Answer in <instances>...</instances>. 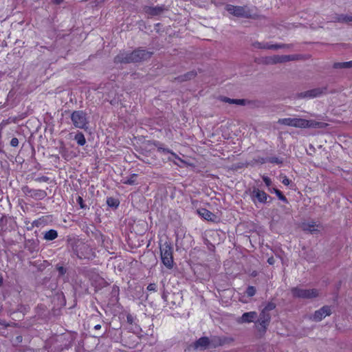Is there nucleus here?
<instances>
[{
  "label": "nucleus",
  "mask_w": 352,
  "mask_h": 352,
  "mask_svg": "<svg viewBox=\"0 0 352 352\" xmlns=\"http://www.w3.org/2000/svg\"><path fill=\"white\" fill-rule=\"evenodd\" d=\"M331 314V307L329 306H323L319 310L315 311L312 316V319L315 321H320L325 316H330Z\"/></svg>",
  "instance_id": "f8f14e48"
},
{
  "label": "nucleus",
  "mask_w": 352,
  "mask_h": 352,
  "mask_svg": "<svg viewBox=\"0 0 352 352\" xmlns=\"http://www.w3.org/2000/svg\"><path fill=\"white\" fill-rule=\"evenodd\" d=\"M281 177V182L285 185V186H289L290 184V182H291V180L286 176V175H280Z\"/></svg>",
  "instance_id": "ea45409f"
},
{
  "label": "nucleus",
  "mask_w": 352,
  "mask_h": 352,
  "mask_svg": "<svg viewBox=\"0 0 352 352\" xmlns=\"http://www.w3.org/2000/svg\"><path fill=\"white\" fill-rule=\"evenodd\" d=\"M7 223V218L6 215H2V217L0 218V226H3L6 225Z\"/></svg>",
  "instance_id": "a18cd8bd"
},
{
  "label": "nucleus",
  "mask_w": 352,
  "mask_h": 352,
  "mask_svg": "<svg viewBox=\"0 0 352 352\" xmlns=\"http://www.w3.org/2000/svg\"><path fill=\"white\" fill-rule=\"evenodd\" d=\"M327 87H322V88H315L312 89L304 92H301L298 94V97L300 98H316L318 96H321L323 94L327 93Z\"/></svg>",
  "instance_id": "9d476101"
},
{
  "label": "nucleus",
  "mask_w": 352,
  "mask_h": 352,
  "mask_svg": "<svg viewBox=\"0 0 352 352\" xmlns=\"http://www.w3.org/2000/svg\"><path fill=\"white\" fill-rule=\"evenodd\" d=\"M107 204L110 207L117 208L119 206L120 202L116 199H114L113 197H109L107 200Z\"/></svg>",
  "instance_id": "2f4dec72"
},
{
  "label": "nucleus",
  "mask_w": 352,
  "mask_h": 352,
  "mask_svg": "<svg viewBox=\"0 0 352 352\" xmlns=\"http://www.w3.org/2000/svg\"><path fill=\"white\" fill-rule=\"evenodd\" d=\"M3 284V278L2 276V275H0V287H2Z\"/></svg>",
  "instance_id": "8fccbe9b"
},
{
  "label": "nucleus",
  "mask_w": 352,
  "mask_h": 352,
  "mask_svg": "<svg viewBox=\"0 0 352 352\" xmlns=\"http://www.w3.org/2000/svg\"><path fill=\"white\" fill-rule=\"evenodd\" d=\"M24 223L27 226V230H32L36 226L33 224V222L30 223V221L25 220L24 221Z\"/></svg>",
  "instance_id": "a19ab883"
},
{
  "label": "nucleus",
  "mask_w": 352,
  "mask_h": 352,
  "mask_svg": "<svg viewBox=\"0 0 352 352\" xmlns=\"http://www.w3.org/2000/svg\"><path fill=\"white\" fill-rule=\"evenodd\" d=\"M74 140L79 146H84L86 143V139L82 132H77L74 136Z\"/></svg>",
  "instance_id": "393cba45"
},
{
  "label": "nucleus",
  "mask_w": 352,
  "mask_h": 352,
  "mask_svg": "<svg viewBox=\"0 0 352 352\" xmlns=\"http://www.w3.org/2000/svg\"><path fill=\"white\" fill-rule=\"evenodd\" d=\"M21 190L25 196L31 197L35 200H42L47 197L45 190L30 188L28 186H23Z\"/></svg>",
  "instance_id": "6e6552de"
},
{
  "label": "nucleus",
  "mask_w": 352,
  "mask_h": 352,
  "mask_svg": "<svg viewBox=\"0 0 352 352\" xmlns=\"http://www.w3.org/2000/svg\"><path fill=\"white\" fill-rule=\"evenodd\" d=\"M270 162L271 164H282L283 162V159L278 157H270L267 159H262L261 163Z\"/></svg>",
  "instance_id": "a878e982"
},
{
  "label": "nucleus",
  "mask_w": 352,
  "mask_h": 352,
  "mask_svg": "<svg viewBox=\"0 0 352 352\" xmlns=\"http://www.w3.org/2000/svg\"><path fill=\"white\" fill-rule=\"evenodd\" d=\"M101 329V325L100 324H96L94 326V329L96 330H99Z\"/></svg>",
  "instance_id": "3c124183"
},
{
  "label": "nucleus",
  "mask_w": 352,
  "mask_h": 352,
  "mask_svg": "<svg viewBox=\"0 0 352 352\" xmlns=\"http://www.w3.org/2000/svg\"><path fill=\"white\" fill-rule=\"evenodd\" d=\"M198 214L207 221H212L214 214L206 208H200L197 210Z\"/></svg>",
  "instance_id": "6ab92c4d"
},
{
  "label": "nucleus",
  "mask_w": 352,
  "mask_h": 352,
  "mask_svg": "<svg viewBox=\"0 0 352 352\" xmlns=\"http://www.w3.org/2000/svg\"><path fill=\"white\" fill-rule=\"evenodd\" d=\"M318 225H317L314 221L304 222L301 225V228L303 231L310 233H314L318 231Z\"/></svg>",
  "instance_id": "f3484780"
},
{
  "label": "nucleus",
  "mask_w": 352,
  "mask_h": 352,
  "mask_svg": "<svg viewBox=\"0 0 352 352\" xmlns=\"http://www.w3.org/2000/svg\"><path fill=\"white\" fill-rule=\"evenodd\" d=\"M226 10L230 14L238 17H254V14L252 13V10L248 6H235L231 4H228L226 6Z\"/></svg>",
  "instance_id": "20e7f679"
},
{
  "label": "nucleus",
  "mask_w": 352,
  "mask_h": 352,
  "mask_svg": "<svg viewBox=\"0 0 352 352\" xmlns=\"http://www.w3.org/2000/svg\"><path fill=\"white\" fill-rule=\"evenodd\" d=\"M262 179L264 182L265 186L268 188L269 191L272 192V189H270V188L272 183L271 179L267 176L263 175L262 177Z\"/></svg>",
  "instance_id": "f704fd0d"
},
{
  "label": "nucleus",
  "mask_w": 352,
  "mask_h": 352,
  "mask_svg": "<svg viewBox=\"0 0 352 352\" xmlns=\"http://www.w3.org/2000/svg\"><path fill=\"white\" fill-rule=\"evenodd\" d=\"M210 339L208 337H201L199 338L194 344L196 349L205 350L210 348Z\"/></svg>",
  "instance_id": "ddd939ff"
},
{
  "label": "nucleus",
  "mask_w": 352,
  "mask_h": 352,
  "mask_svg": "<svg viewBox=\"0 0 352 352\" xmlns=\"http://www.w3.org/2000/svg\"><path fill=\"white\" fill-rule=\"evenodd\" d=\"M271 320V316L270 313L265 311H261L260 313L259 318L257 321L258 324L256 327L258 331L265 333L267 327Z\"/></svg>",
  "instance_id": "1a4fd4ad"
},
{
  "label": "nucleus",
  "mask_w": 352,
  "mask_h": 352,
  "mask_svg": "<svg viewBox=\"0 0 352 352\" xmlns=\"http://www.w3.org/2000/svg\"><path fill=\"white\" fill-rule=\"evenodd\" d=\"M104 1V0H99V1H98V3H97V4H96V6H98V4H101V3H102Z\"/></svg>",
  "instance_id": "603ef678"
},
{
  "label": "nucleus",
  "mask_w": 352,
  "mask_h": 352,
  "mask_svg": "<svg viewBox=\"0 0 352 352\" xmlns=\"http://www.w3.org/2000/svg\"><path fill=\"white\" fill-rule=\"evenodd\" d=\"M253 46L258 49H268V50H277L280 48H284L287 45L285 44H276L270 45L268 43H262L260 42H255L253 43Z\"/></svg>",
  "instance_id": "2eb2a0df"
},
{
  "label": "nucleus",
  "mask_w": 352,
  "mask_h": 352,
  "mask_svg": "<svg viewBox=\"0 0 352 352\" xmlns=\"http://www.w3.org/2000/svg\"><path fill=\"white\" fill-rule=\"evenodd\" d=\"M257 318L256 311L245 312L238 319L239 323H250L254 322Z\"/></svg>",
  "instance_id": "4468645a"
},
{
  "label": "nucleus",
  "mask_w": 352,
  "mask_h": 352,
  "mask_svg": "<svg viewBox=\"0 0 352 352\" xmlns=\"http://www.w3.org/2000/svg\"><path fill=\"white\" fill-rule=\"evenodd\" d=\"M164 10V6H145L144 8V11L151 16H157L160 14Z\"/></svg>",
  "instance_id": "dca6fc26"
},
{
  "label": "nucleus",
  "mask_w": 352,
  "mask_h": 352,
  "mask_svg": "<svg viewBox=\"0 0 352 352\" xmlns=\"http://www.w3.org/2000/svg\"><path fill=\"white\" fill-rule=\"evenodd\" d=\"M296 118H280L278 120V123L280 124L295 127L296 122Z\"/></svg>",
  "instance_id": "aec40b11"
},
{
  "label": "nucleus",
  "mask_w": 352,
  "mask_h": 352,
  "mask_svg": "<svg viewBox=\"0 0 352 352\" xmlns=\"http://www.w3.org/2000/svg\"><path fill=\"white\" fill-rule=\"evenodd\" d=\"M64 0H52V3L55 5L60 4Z\"/></svg>",
  "instance_id": "de8ad7c7"
},
{
  "label": "nucleus",
  "mask_w": 352,
  "mask_h": 352,
  "mask_svg": "<svg viewBox=\"0 0 352 352\" xmlns=\"http://www.w3.org/2000/svg\"><path fill=\"white\" fill-rule=\"evenodd\" d=\"M71 120L74 126L78 129H85L88 124L87 114L82 110L74 111L71 114Z\"/></svg>",
  "instance_id": "39448f33"
},
{
  "label": "nucleus",
  "mask_w": 352,
  "mask_h": 352,
  "mask_svg": "<svg viewBox=\"0 0 352 352\" xmlns=\"http://www.w3.org/2000/svg\"><path fill=\"white\" fill-rule=\"evenodd\" d=\"M138 175L135 173L131 174L129 177L122 180L124 184L134 185L136 184V178Z\"/></svg>",
  "instance_id": "bb28decb"
},
{
  "label": "nucleus",
  "mask_w": 352,
  "mask_h": 352,
  "mask_svg": "<svg viewBox=\"0 0 352 352\" xmlns=\"http://www.w3.org/2000/svg\"><path fill=\"white\" fill-rule=\"evenodd\" d=\"M10 145L13 147H16L19 145V140L16 138H12L10 141Z\"/></svg>",
  "instance_id": "c03bdc74"
},
{
  "label": "nucleus",
  "mask_w": 352,
  "mask_h": 352,
  "mask_svg": "<svg viewBox=\"0 0 352 352\" xmlns=\"http://www.w3.org/2000/svg\"><path fill=\"white\" fill-rule=\"evenodd\" d=\"M153 52L146 50L138 49L131 53L120 52L114 58L115 63H138L151 57Z\"/></svg>",
  "instance_id": "f257e3e1"
},
{
  "label": "nucleus",
  "mask_w": 352,
  "mask_h": 352,
  "mask_svg": "<svg viewBox=\"0 0 352 352\" xmlns=\"http://www.w3.org/2000/svg\"><path fill=\"white\" fill-rule=\"evenodd\" d=\"M327 126V124L322 122H318L312 120H307L306 129L307 128H325Z\"/></svg>",
  "instance_id": "a211bd4d"
},
{
  "label": "nucleus",
  "mask_w": 352,
  "mask_h": 352,
  "mask_svg": "<svg viewBox=\"0 0 352 352\" xmlns=\"http://www.w3.org/2000/svg\"><path fill=\"white\" fill-rule=\"evenodd\" d=\"M334 69H343L352 67V60L342 63H334L333 65Z\"/></svg>",
  "instance_id": "b1692460"
},
{
  "label": "nucleus",
  "mask_w": 352,
  "mask_h": 352,
  "mask_svg": "<svg viewBox=\"0 0 352 352\" xmlns=\"http://www.w3.org/2000/svg\"><path fill=\"white\" fill-rule=\"evenodd\" d=\"M267 262H268V263H269V264H270V265H273V264H274V258H273V257H270V258H269L267 259Z\"/></svg>",
  "instance_id": "09e8293b"
},
{
  "label": "nucleus",
  "mask_w": 352,
  "mask_h": 352,
  "mask_svg": "<svg viewBox=\"0 0 352 352\" xmlns=\"http://www.w3.org/2000/svg\"><path fill=\"white\" fill-rule=\"evenodd\" d=\"M224 101L228 102L230 104H245V100L243 99H230L228 98H225Z\"/></svg>",
  "instance_id": "7c9ffc66"
},
{
  "label": "nucleus",
  "mask_w": 352,
  "mask_h": 352,
  "mask_svg": "<svg viewBox=\"0 0 352 352\" xmlns=\"http://www.w3.org/2000/svg\"><path fill=\"white\" fill-rule=\"evenodd\" d=\"M46 223V219L45 217H41L34 221H33V224L36 227L39 228L41 226H43L45 225Z\"/></svg>",
  "instance_id": "c756f323"
},
{
  "label": "nucleus",
  "mask_w": 352,
  "mask_h": 352,
  "mask_svg": "<svg viewBox=\"0 0 352 352\" xmlns=\"http://www.w3.org/2000/svg\"><path fill=\"white\" fill-rule=\"evenodd\" d=\"M58 237V232L56 230L51 229L44 234V239L47 241H52Z\"/></svg>",
  "instance_id": "4be33fe9"
},
{
  "label": "nucleus",
  "mask_w": 352,
  "mask_h": 352,
  "mask_svg": "<svg viewBox=\"0 0 352 352\" xmlns=\"http://www.w3.org/2000/svg\"><path fill=\"white\" fill-rule=\"evenodd\" d=\"M290 60H292L290 56H286V55H283V56L277 55V56H274L272 58V60L274 63H284V62L289 61Z\"/></svg>",
  "instance_id": "5701e85b"
},
{
  "label": "nucleus",
  "mask_w": 352,
  "mask_h": 352,
  "mask_svg": "<svg viewBox=\"0 0 352 352\" xmlns=\"http://www.w3.org/2000/svg\"><path fill=\"white\" fill-rule=\"evenodd\" d=\"M49 179H50L48 177L41 176V177L36 178L35 181L37 182H48Z\"/></svg>",
  "instance_id": "37998d69"
},
{
  "label": "nucleus",
  "mask_w": 352,
  "mask_h": 352,
  "mask_svg": "<svg viewBox=\"0 0 352 352\" xmlns=\"http://www.w3.org/2000/svg\"><path fill=\"white\" fill-rule=\"evenodd\" d=\"M76 201L81 209H85L87 208V206L84 203V200L82 197L78 196L76 199Z\"/></svg>",
  "instance_id": "4c0bfd02"
},
{
  "label": "nucleus",
  "mask_w": 352,
  "mask_h": 352,
  "mask_svg": "<svg viewBox=\"0 0 352 352\" xmlns=\"http://www.w3.org/2000/svg\"><path fill=\"white\" fill-rule=\"evenodd\" d=\"M158 151L162 152L163 153H169L174 158L178 160L182 163H185V161L182 160L177 154H176L175 152H173L172 150L168 148H163V147H158L157 148Z\"/></svg>",
  "instance_id": "412c9836"
},
{
  "label": "nucleus",
  "mask_w": 352,
  "mask_h": 352,
  "mask_svg": "<svg viewBox=\"0 0 352 352\" xmlns=\"http://www.w3.org/2000/svg\"><path fill=\"white\" fill-rule=\"evenodd\" d=\"M232 339L225 336H213L210 339V348H217L231 342Z\"/></svg>",
  "instance_id": "9b49d317"
},
{
  "label": "nucleus",
  "mask_w": 352,
  "mask_h": 352,
  "mask_svg": "<svg viewBox=\"0 0 352 352\" xmlns=\"http://www.w3.org/2000/svg\"><path fill=\"white\" fill-rule=\"evenodd\" d=\"M73 250L80 259L93 260L96 256V247L93 242L78 241Z\"/></svg>",
  "instance_id": "f03ea898"
},
{
  "label": "nucleus",
  "mask_w": 352,
  "mask_h": 352,
  "mask_svg": "<svg viewBox=\"0 0 352 352\" xmlns=\"http://www.w3.org/2000/svg\"><path fill=\"white\" fill-rule=\"evenodd\" d=\"M56 270L59 274L60 276H63L65 275V274L67 272V270L65 267L62 266V265H57L56 266Z\"/></svg>",
  "instance_id": "58836bf2"
},
{
  "label": "nucleus",
  "mask_w": 352,
  "mask_h": 352,
  "mask_svg": "<svg viewBox=\"0 0 352 352\" xmlns=\"http://www.w3.org/2000/svg\"><path fill=\"white\" fill-rule=\"evenodd\" d=\"M276 305L273 302H268L262 311H265L269 313L270 311L274 309Z\"/></svg>",
  "instance_id": "e433bc0d"
},
{
  "label": "nucleus",
  "mask_w": 352,
  "mask_h": 352,
  "mask_svg": "<svg viewBox=\"0 0 352 352\" xmlns=\"http://www.w3.org/2000/svg\"><path fill=\"white\" fill-rule=\"evenodd\" d=\"M272 190V192H274L276 194L279 200L282 201L285 204L288 203L287 197L283 195V193L280 190L273 188Z\"/></svg>",
  "instance_id": "cd10ccee"
},
{
  "label": "nucleus",
  "mask_w": 352,
  "mask_h": 352,
  "mask_svg": "<svg viewBox=\"0 0 352 352\" xmlns=\"http://www.w3.org/2000/svg\"><path fill=\"white\" fill-rule=\"evenodd\" d=\"M338 20L340 22H349L352 21V16H349L347 15H340L338 17Z\"/></svg>",
  "instance_id": "c9c22d12"
},
{
  "label": "nucleus",
  "mask_w": 352,
  "mask_h": 352,
  "mask_svg": "<svg viewBox=\"0 0 352 352\" xmlns=\"http://www.w3.org/2000/svg\"><path fill=\"white\" fill-rule=\"evenodd\" d=\"M295 127L300 129H306L307 120L303 118H297Z\"/></svg>",
  "instance_id": "c85d7f7f"
},
{
  "label": "nucleus",
  "mask_w": 352,
  "mask_h": 352,
  "mask_svg": "<svg viewBox=\"0 0 352 352\" xmlns=\"http://www.w3.org/2000/svg\"><path fill=\"white\" fill-rule=\"evenodd\" d=\"M126 321L129 324H133V317L131 314H128L126 316Z\"/></svg>",
  "instance_id": "49530a36"
},
{
  "label": "nucleus",
  "mask_w": 352,
  "mask_h": 352,
  "mask_svg": "<svg viewBox=\"0 0 352 352\" xmlns=\"http://www.w3.org/2000/svg\"><path fill=\"white\" fill-rule=\"evenodd\" d=\"M197 75V73L194 71H192V72H188L186 73V74H184L183 76H181V80L182 81H184V80H190L192 78H195Z\"/></svg>",
  "instance_id": "473e14b6"
},
{
  "label": "nucleus",
  "mask_w": 352,
  "mask_h": 352,
  "mask_svg": "<svg viewBox=\"0 0 352 352\" xmlns=\"http://www.w3.org/2000/svg\"><path fill=\"white\" fill-rule=\"evenodd\" d=\"M146 289L148 290V292H156L157 285L155 283H150L147 286Z\"/></svg>",
  "instance_id": "79ce46f5"
},
{
  "label": "nucleus",
  "mask_w": 352,
  "mask_h": 352,
  "mask_svg": "<svg viewBox=\"0 0 352 352\" xmlns=\"http://www.w3.org/2000/svg\"><path fill=\"white\" fill-rule=\"evenodd\" d=\"M250 197L251 201L254 205L258 204H265L267 201V199L270 196L263 190L259 189L256 187H253L250 191Z\"/></svg>",
  "instance_id": "0eeeda50"
},
{
  "label": "nucleus",
  "mask_w": 352,
  "mask_h": 352,
  "mask_svg": "<svg viewBox=\"0 0 352 352\" xmlns=\"http://www.w3.org/2000/svg\"><path fill=\"white\" fill-rule=\"evenodd\" d=\"M160 258L162 264L168 270H172L174 267L173 248L170 243L166 241L160 244Z\"/></svg>",
  "instance_id": "7ed1b4c3"
},
{
  "label": "nucleus",
  "mask_w": 352,
  "mask_h": 352,
  "mask_svg": "<svg viewBox=\"0 0 352 352\" xmlns=\"http://www.w3.org/2000/svg\"><path fill=\"white\" fill-rule=\"evenodd\" d=\"M256 289L254 286H248L245 291L248 297H252L256 294Z\"/></svg>",
  "instance_id": "72a5a7b5"
},
{
  "label": "nucleus",
  "mask_w": 352,
  "mask_h": 352,
  "mask_svg": "<svg viewBox=\"0 0 352 352\" xmlns=\"http://www.w3.org/2000/svg\"><path fill=\"white\" fill-rule=\"evenodd\" d=\"M291 292L294 297L304 299L316 298L319 294L316 289H304L299 287H293Z\"/></svg>",
  "instance_id": "423d86ee"
}]
</instances>
